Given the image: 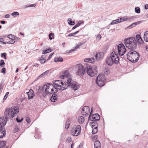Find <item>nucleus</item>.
<instances>
[{"instance_id": "b1692460", "label": "nucleus", "mask_w": 148, "mask_h": 148, "mask_svg": "<svg viewBox=\"0 0 148 148\" xmlns=\"http://www.w3.org/2000/svg\"><path fill=\"white\" fill-rule=\"evenodd\" d=\"M141 23V21H138L136 22L133 23L132 24H131L129 26L127 27H131V28H132L133 27H134L136 26V25H137L139 24L140 23Z\"/></svg>"}, {"instance_id": "393cba45", "label": "nucleus", "mask_w": 148, "mask_h": 148, "mask_svg": "<svg viewBox=\"0 0 148 148\" xmlns=\"http://www.w3.org/2000/svg\"><path fill=\"white\" fill-rule=\"evenodd\" d=\"M144 39L146 42H148V31L145 32L144 36Z\"/></svg>"}, {"instance_id": "f257e3e1", "label": "nucleus", "mask_w": 148, "mask_h": 148, "mask_svg": "<svg viewBox=\"0 0 148 148\" xmlns=\"http://www.w3.org/2000/svg\"><path fill=\"white\" fill-rule=\"evenodd\" d=\"M43 88L45 91L42 93V96L45 97L48 95H50L53 93H56L58 90L57 88L51 83H48L45 84L43 86Z\"/></svg>"}, {"instance_id": "37998d69", "label": "nucleus", "mask_w": 148, "mask_h": 148, "mask_svg": "<svg viewBox=\"0 0 148 148\" xmlns=\"http://www.w3.org/2000/svg\"><path fill=\"white\" fill-rule=\"evenodd\" d=\"M80 46V45H77V46L75 47L74 49H71V50L69 52L70 53L71 51H73L75 49H77L78 48H79Z\"/></svg>"}, {"instance_id": "cd10ccee", "label": "nucleus", "mask_w": 148, "mask_h": 148, "mask_svg": "<svg viewBox=\"0 0 148 148\" xmlns=\"http://www.w3.org/2000/svg\"><path fill=\"white\" fill-rule=\"evenodd\" d=\"M68 23L69 25H74L75 24V22L71 20V19L69 18L68 20Z\"/></svg>"}, {"instance_id": "7ed1b4c3", "label": "nucleus", "mask_w": 148, "mask_h": 148, "mask_svg": "<svg viewBox=\"0 0 148 148\" xmlns=\"http://www.w3.org/2000/svg\"><path fill=\"white\" fill-rule=\"evenodd\" d=\"M106 62L109 66H112L113 64H117L119 62L118 55L114 51L112 52L110 56L106 59Z\"/></svg>"}, {"instance_id": "c03bdc74", "label": "nucleus", "mask_w": 148, "mask_h": 148, "mask_svg": "<svg viewBox=\"0 0 148 148\" xmlns=\"http://www.w3.org/2000/svg\"><path fill=\"white\" fill-rule=\"evenodd\" d=\"M92 128H94L95 127H97V123L96 122H92Z\"/></svg>"}, {"instance_id": "4be33fe9", "label": "nucleus", "mask_w": 148, "mask_h": 148, "mask_svg": "<svg viewBox=\"0 0 148 148\" xmlns=\"http://www.w3.org/2000/svg\"><path fill=\"white\" fill-rule=\"evenodd\" d=\"M84 61L86 62H89L91 63H93L95 62V60L93 58H88L84 59Z\"/></svg>"}, {"instance_id": "f8f14e48", "label": "nucleus", "mask_w": 148, "mask_h": 148, "mask_svg": "<svg viewBox=\"0 0 148 148\" xmlns=\"http://www.w3.org/2000/svg\"><path fill=\"white\" fill-rule=\"evenodd\" d=\"M117 47L119 55L120 56L123 55L126 51L124 45L122 43L119 44Z\"/></svg>"}, {"instance_id": "a19ab883", "label": "nucleus", "mask_w": 148, "mask_h": 148, "mask_svg": "<svg viewBox=\"0 0 148 148\" xmlns=\"http://www.w3.org/2000/svg\"><path fill=\"white\" fill-rule=\"evenodd\" d=\"M104 72L105 74L106 75H107L109 74L110 73L109 70L107 69H106L104 70Z\"/></svg>"}, {"instance_id": "de8ad7c7", "label": "nucleus", "mask_w": 148, "mask_h": 148, "mask_svg": "<svg viewBox=\"0 0 148 148\" xmlns=\"http://www.w3.org/2000/svg\"><path fill=\"white\" fill-rule=\"evenodd\" d=\"M9 94V92H7L6 93L3 99L4 100H5L8 97Z\"/></svg>"}, {"instance_id": "58836bf2", "label": "nucleus", "mask_w": 148, "mask_h": 148, "mask_svg": "<svg viewBox=\"0 0 148 148\" xmlns=\"http://www.w3.org/2000/svg\"><path fill=\"white\" fill-rule=\"evenodd\" d=\"M81 24V23H79L78 22L77 24L75 25L73 27L72 29L73 30L75 29L78 27Z\"/></svg>"}, {"instance_id": "864d4df0", "label": "nucleus", "mask_w": 148, "mask_h": 148, "mask_svg": "<svg viewBox=\"0 0 148 148\" xmlns=\"http://www.w3.org/2000/svg\"><path fill=\"white\" fill-rule=\"evenodd\" d=\"M140 37H141V36L139 34H137L136 35L135 38V40H138V39H139V38H140Z\"/></svg>"}, {"instance_id": "4468645a", "label": "nucleus", "mask_w": 148, "mask_h": 148, "mask_svg": "<svg viewBox=\"0 0 148 148\" xmlns=\"http://www.w3.org/2000/svg\"><path fill=\"white\" fill-rule=\"evenodd\" d=\"M90 110L89 107L88 106H84L82 112L83 115H85L86 116H88L90 113Z\"/></svg>"}, {"instance_id": "8fccbe9b", "label": "nucleus", "mask_w": 148, "mask_h": 148, "mask_svg": "<svg viewBox=\"0 0 148 148\" xmlns=\"http://www.w3.org/2000/svg\"><path fill=\"white\" fill-rule=\"evenodd\" d=\"M4 55V57L5 59H6V54L5 53H1V57H3V55Z\"/></svg>"}, {"instance_id": "c85d7f7f", "label": "nucleus", "mask_w": 148, "mask_h": 148, "mask_svg": "<svg viewBox=\"0 0 148 148\" xmlns=\"http://www.w3.org/2000/svg\"><path fill=\"white\" fill-rule=\"evenodd\" d=\"M6 143L5 141H1L0 142V148H2L6 145Z\"/></svg>"}, {"instance_id": "c756f323", "label": "nucleus", "mask_w": 148, "mask_h": 148, "mask_svg": "<svg viewBox=\"0 0 148 148\" xmlns=\"http://www.w3.org/2000/svg\"><path fill=\"white\" fill-rule=\"evenodd\" d=\"M70 122V120L69 119L67 121L65 125V128L66 129H68L69 128V125L70 124L69 123Z\"/></svg>"}, {"instance_id": "2f4dec72", "label": "nucleus", "mask_w": 148, "mask_h": 148, "mask_svg": "<svg viewBox=\"0 0 148 148\" xmlns=\"http://www.w3.org/2000/svg\"><path fill=\"white\" fill-rule=\"evenodd\" d=\"M44 57V56H42L41 58H40V62L42 64H44L46 62L45 59L44 58H43Z\"/></svg>"}, {"instance_id": "423d86ee", "label": "nucleus", "mask_w": 148, "mask_h": 148, "mask_svg": "<svg viewBox=\"0 0 148 148\" xmlns=\"http://www.w3.org/2000/svg\"><path fill=\"white\" fill-rule=\"evenodd\" d=\"M139 54L135 51L131 50L127 55V59L130 61L136 62L138 61L139 58Z\"/></svg>"}, {"instance_id": "412c9836", "label": "nucleus", "mask_w": 148, "mask_h": 148, "mask_svg": "<svg viewBox=\"0 0 148 148\" xmlns=\"http://www.w3.org/2000/svg\"><path fill=\"white\" fill-rule=\"evenodd\" d=\"M79 86L78 85V84L77 83L74 82V83L73 84H72V85H71L70 87L72 88L73 90H75L78 89Z\"/></svg>"}, {"instance_id": "680f3d73", "label": "nucleus", "mask_w": 148, "mask_h": 148, "mask_svg": "<svg viewBox=\"0 0 148 148\" xmlns=\"http://www.w3.org/2000/svg\"><path fill=\"white\" fill-rule=\"evenodd\" d=\"M145 8L146 10L148 9V4H146L145 5Z\"/></svg>"}, {"instance_id": "a211bd4d", "label": "nucleus", "mask_w": 148, "mask_h": 148, "mask_svg": "<svg viewBox=\"0 0 148 148\" xmlns=\"http://www.w3.org/2000/svg\"><path fill=\"white\" fill-rule=\"evenodd\" d=\"M56 93H54V92L52 93V96L50 98L51 101L53 102H55L57 99V95Z\"/></svg>"}, {"instance_id": "5701e85b", "label": "nucleus", "mask_w": 148, "mask_h": 148, "mask_svg": "<svg viewBox=\"0 0 148 148\" xmlns=\"http://www.w3.org/2000/svg\"><path fill=\"white\" fill-rule=\"evenodd\" d=\"M95 148H100L101 144L100 142L98 140L96 141L94 144Z\"/></svg>"}, {"instance_id": "72a5a7b5", "label": "nucleus", "mask_w": 148, "mask_h": 148, "mask_svg": "<svg viewBox=\"0 0 148 148\" xmlns=\"http://www.w3.org/2000/svg\"><path fill=\"white\" fill-rule=\"evenodd\" d=\"M8 37L10 38V39H12V40L15 39V37L12 34H9L8 36Z\"/></svg>"}, {"instance_id": "9b49d317", "label": "nucleus", "mask_w": 148, "mask_h": 148, "mask_svg": "<svg viewBox=\"0 0 148 148\" xmlns=\"http://www.w3.org/2000/svg\"><path fill=\"white\" fill-rule=\"evenodd\" d=\"M78 69L77 72V74L81 77H82L86 72L85 70H86V66L84 67L81 64H78Z\"/></svg>"}, {"instance_id": "0e129e2a", "label": "nucleus", "mask_w": 148, "mask_h": 148, "mask_svg": "<svg viewBox=\"0 0 148 148\" xmlns=\"http://www.w3.org/2000/svg\"><path fill=\"white\" fill-rule=\"evenodd\" d=\"M119 19V23H121L123 21V19H122V18H120V19Z\"/></svg>"}, {"instance_id": "39448f33", "label": "nucleus", "mask_w": 148, "mask_h": 148, "mask_svg": "<svg viewBox=\"0 0 148 148\" xmlns=\"http://www.w3.org/2000/svg\"><path fill=\"white\" fill-rule=\"evenodd\" d=\"M61 78L65 79L66 80L64 81V84L66 85V89L69 87L71 86L74 83V82L71 77V76L68 74V71H66L64 72L63 75H61Z\"/></svg>"}, {"instance_id": "bf43d9fd", "label": "nucleus", "mask_w": 148, "mask_h": 148, "mask_svg": "<svg viewBox=\"0 0 148 148\" xmlns=\"http://www.w3.org/2000/svg\"><path fill=\"white\" fill-rule=\"evenodd\" d=\"M49 73V71L47 70L45 71V72L42 73L44 75H45L46 74H47Z\"/></svg>"}, {"instance_id": "49530a36", "label": "nucleus", "mask_w": 148, "mask_h": 148, "mask_svg": "<svg viewBox=\"0 0 148 148\" xmlns=\"http://www.w3.org/2000/svg\"><path fill=\"white\" fill-rule=\"evenodd\" d=\"M15 40H12L10 41H9L7 42V43L9 44H13L15 42Z\"/></svg>"}, {"instance_id": "338daca9", "label": "nucleus", "mask_w": 148, "mask_h": 148, "mask_svg": "<svg viewBox=\"0 0 148 148\" xmlns=\"http://www.w3.org/2000/svg\"><path fill=\"white\" fill-rule=\"evenodd\" d=\"M93 107H92L91 108V111L90 113V115H91L92 114V111L93 110Z\"/></svg>"}, {"instance_id": "473e14b6", "label": "nucleus", "mask_w": 148, "mask_h": 148, "mask_svg": "<svg viewBox=\"0 0 148 148\" xmlns=\"http://www.w3.org/2000/svg\"><path fill=\"white\" fill-rule=\"evenodd\" d=\"M119 19H117L113 21L110 23V25H114L117 23H119Z\"/></svg>"}, {"instance_id": "e2e57ef3", "label": "nucleus", "mask_w": 148, "mask_h": 148, "mask_svg": "<svg viewBox=\"0 0 148 148\" xmlns=\"http://www.w3.org/2000/svg\"><path fill=\"white\" fill-rule=\"evenodd\" d=\"M43 76H44V75H43V74L42 73V74H41V75H40L39 77H37V79H39V78H40L42 77Z\"/></svg>"}, {"instance_id": "0eeeda50", "label": "nucleus", "mask_w": 148, "mask_h": 148, "mask_svg": "<svg viewBox=\"0 0 148 148\" xmlns=\"http://www.w3.org/2000/svg\"><path fill=\"white\" fill-rule=\"evenodd\" d=\"M86 69L87 73L90 77H93L97 75V67L96 66H86Z\"/></svg>"}, {"instance_id": "774afa93", "label": "nucleus", "mask_w": 148, "mask_h": 148, "mask_svg": "<svg viewBox=\"0 0 148 148\" xmlns=\"http://www.w3.org/2000/svg\"><path fill=\"white\" fill-rule=\"evenodd\" d=\"M123 21H127V20H128V18H122Z\"/></svg>"}, {"instance_id": "aec40b11", "label": "nucleus", "mask_w": 148, "mask_h": 148, "mask_svg": "<svg viewBox=\"0 0 148 148\" xmlns=\"http://www.w3.org/2000/svg\"><path fill=\"white\" fill-rule=\"evenodd\" d=\"M5 128L1 129L0 128V138H3L5 135Z\"/></svg>"}, {"instance_id": "6e6d98bb", "label": "nucleus", "mask_w": 148, "mask_h": 148, "mask_svg": "<svg viewBox=\"0 0 148 148\" xmlns=\"http://www.w3.org/2000/svg\"><path fill=\"white\" fill-rule=\"evenodd\" d=\"M6 69L4 67H3L1 70V72L2 73H5V72Z\"/></svg>"}, {"instance_id": "ddd939ff", "label": "nucleus", "mask_w": 148, "mask_h": 148, "mask_svg": "<svg viewBox=\"0 0 148 148\" xmlns=\"http://www.w3.org/2000/svg\"><path fill=\"white\" fill-rule=\"evenodd\" d=\"M100 119V116L98 114H92V116H91V115H89L88 117L89 120L93 121H98Z\"/></svg>"}, {"instance_id": "f3484780", "label": "nucleus", "mask_w": 148, "mask_h": 148, "mask_svg": "<svg viewBox=\"0 0 148 148\" xmlns=\"http://www.w3.org/2000/svg\"><path fill=\"white\" fill-rule=\"evenodd\" d=\"M104 56V54L102 52H99L97 53L95 56L96 60L98 61L101 59Z\"/></svg>"}, {"instance_id": "79ce46f5", "label": "nucleus", "mask_w": 148, "mask_h": 148, "mask_svg": "<svg viewBox=\"0 0 148 148\" xmlns=\"http://www.w3.org/2000/svg\"><path fill=\"white\" fill-rule=\"evenodd\" d=\"M137 43L138 42V43L139 44H141L143 42V41L141 37L140 38H139V39H138V40H136Z\"/></svg>"}, {"instance_id": "7c9ffc66", "label": "nucleus", "mask_w": 148, "mask_h": 148, "mask_svg": "<svg viewBox=\"0 0 148 148\" xmlns=\"http://www.w3.org/2000/svg\"><path fill=\"white\" fill-rule=\"evenodd\" d=\"M51 51V49L50 48H49L48 49H47L46 50H44L42 52V54H45L47 53L50 52Z\"/></svg>"}, {"instance_id": "e433bc0d", "label": "nucleus", "mask_w": 148, "mask_h": 148, "mask_svg": "<svg viewBox=\"0 0 148 148\" xmlns=\"http://www.w3.org/2000/svg\"><path fill=\"white\" fill-rule=\"evenodd\" d=\"M5 63L4 61L3 60H1L0 61V66L1 67L4 66Z\"/></svg>"}, {"instance_id": "dca6fc26", "label": "nucleus", "mask_w": 148, "mask_h": 148, "mask_svg": "<svg viewBox=\"0 0 148 148\" xmlns=\"http://www.w3.org/2000/svg\"><path fill=\"white\" fill-rule=\"evenodd\" d=\"M26 93L28 96V99H32L34 96V91L32 89L29 90L28 92Z\"/></svg>"}, {"instance_id": "4c0bfd02", "label": "nucleus", "mask_w": 148, "mask_h": 148, "mask_svg": "<svg viewBox=\"0 0 148 148\" xmlns=\"http://www.w3.org/2000/svg\"><path fill=\"white\" fill-rule=\"evenodd\" d=\"M135 12L136 13L139 14L140 12V9L139 7H136L135 8Z\"/></svg>"}, {"instance_id": "13d9d810", "label": "nucleus", "mask_w": 148, "mask_h": 148, "mask_svg": "<svg viewBox=\"0 0 148 148\" xmlns=\"http://www.w3.org/2000/svg\"><path fill=\"white\" fill-rule=\"evenodd\" d=\"M26 121L27 123H29L30 121V119L29 117H27L26 119Z\"/></svg>"}, {"instance_id": "f704fd0d", "label": "nucleus", "mask_w": 148, "mask_h": 148, "mask_svg": "<svg viewBox=\"0 0 148 148\" xmlns=\"http://www.w3.org/2000/svg\"><path fill=\"white\" fill-rule=\"evenodd\" d=\"M92 134H95L98 131L97 128V127H95L94 128H92Z\"/></svg>"}, {"instance_id": "09e8293b", "label": "nucleus", "mask_w": 148, "mask_h": 148, "mask_svg": "<svg viewBox=\"0 0 148 148\" xmlns=\"http://www.w3.org/2000/svg\"><path fill=\"white\" fill-rule=\"evenodd\" d=\"M72 140L71 138L68 137L66 138V141L68 143H69L71 142Z\"/></svg>"}, {"instance_id": "5fc2aeb1", "label": "nucleus", "mask_w": 148, "mask_h": 148, "mask_svg": "<svg viewBox=\"0 0 148 148\" xmlns=\"http://www.w3.org/2000/svg\"><path fill=\"white\" fill-rule=\"evenodd\" d=\"M36 3H34V4H32L31 5H29L27 6V7H34L36 6Z\"/></svg>"}, {"instance_id": "9d476101", "label": "nucleus", "mask_w": 148, "mask_h": 148, "mask_svg": "<svg viewBox=\"0 0 148 148\" xmlns=\"http://www.w3.org/2000/svg\"><path fill=\"white\" fill-rule=\"evenodd\" d=\"M54 85L58 87L57 88L58 89L63 90L66 89V85L64 84V83L62 81L60 80H57L55 81L53 83Z\"/></svg>"}, {"instance_id": "69168bd1", "label": "nucleus", "mask_w": 148, "mask_h": 148, "mask_svg": "<svg viewBox=\"0 0 148 148\" xmlns=\"http://www.w3.org/2000/svg\"><path fill=\"white\" fill-rule=\"evenodd\" d=\"M10 17V15L8 14H6L5 16V18H9Z\"/></svg>"}, {"instance_id": "c9c22d12", "label": "nucleus", "mask_w": 148, "mask_h": 148, "mask_svg": "<svg viewBox=\"0 0 148 148\" xmlns=\"http://www.w3.org/2000/svg\"><path fill=\"white\" fill-rule=\"evenodd\" d=\"M19 15V13L17 12H14L11 14L12 16H13L14 17H16L17 16Z\"/></svg>"}, {"instance_id": "6ab92c4d", "label": "nucleus", "mask_w": 148, "mask_h": 148, "mask_svg": "<svg viewBox=\"0 0 148 148\" xmlns=\"http://www.w3.org/2000/svg\"><path fill=\"white\" fill-rule=\"evenodd\" d=\"M35 88H36L37 90V92L38 94H39L41 93L44 91L45 89H44L43 88V87L41 88L40 86H36L35 87Z\"/></svg>"}, {"instance_id": "1a4fd4ad", "label": "nucleus", "mask_w": 148, "mask_h": 148, "mask_svg": "<svg viewBox=\"0 0 148 148\" xmlns=\"http://www.w3.org/2000/svg\"><path fill=\"white\" fill-rule=\"evenodd\" d=\"M81 130V127L80 125H75L71 130V134L74 136H77L80 134Z\"/></svg>"}, {"instance_id": "20e7f679", "label": "nucleus", "mask_w": 148, "mask_h": 148, "mask_svg": "<svg viewBox=\"0 0 148 148\" xmlns=\"http://www.w3.org/2000/svg\"><path fill=\"white\" fill-rule=\"evenodd\" d=\"M126 47L131 49H135L137 47V41L134 37L125 39L124 40Z\"/></svg>"}, {"instance_id": "f03ea898", "label": "nucleus", "mask_w": 148, "mask_h": 148, "mask_svg": "<svg viewBox=\"0 0 148 148\" xmlns=\"http://www.w3.org/2000/svg\"><path fill=\"white\" fill-rule=\"evenodd\" d=\"M19 111V108L17 107H14L13 108H7L5 109L4 114L5 118L10 119L13 118L15 115L18 113Z\"/></svg>"}, {"instance_id": "2eb2a0df", "label": "nucleus", "mask_w": 148, "mask_h": 148, "mask_svg": "<svg viewBox=\"0 0 148 148\" xmlns=\"http://www.w3.org/2000/svg\"><path fill=\"white\" fill-rule=\"evenodd\" d=\"M7 121V118L0 117V128H1V129H2L5 128L4 126L6 125Z\"/></svg>"}, {"instance_id": "a878e982", "label": "nucleus", "mask_w": 148, "mask_h": 148, "mask_svg": "<svg viewBox=\"0 0 148 148\" xmlns=\"http://www.w3.org/2000/svg\"><path fill=\"white\" fill-rule=\"evenodd\" d=\"M84 117L81 116L79 117L77 119L78 122L80 124L82 123V122H84Z\"/></svg>"}, {"instance_id": "3c124183", "label": "nucleus", "mask_w": 148, "mask_h": 148, "mask_svg": "<svg viewBox=\"0 0 148 148\" xmlns=\"http://www.w3.org/2000/svg\"><path fill=\"white\" fill-rule=\"evenodd\" d=\"M101 38V36L100 34L97 35L96 37V39L98 40H100Z\"/></svg>"}, {"instance_id": "603ef678", "label": "nucleus", "mask_w": 148, "mask_h": 148, "mask_svg": "<svg viewBox=\"0 0 148 148\" xmlns=\"http://www.w3.org/2000/svg\"><path fill=\"white\" fill-rule=\"evenodd\" d=\"M23 120V118H22L21 119L19 120L18 119V118H17L16 119V120L18 123H20Z\"/></svg>"}, {"instance_id": "6e6552de", "label": "nucleus", "mask_w": 148, "mask_h": 148, "mask_svg": "<svg viewBox=\"0 0 148 148\" xmlns=\"http://www.w3.org/2000/svg\"><path fill=\"white\" fill-rule=\"evenodd\" d=\"M105 81V76L100 74L97 77L96 82L98 86H102L104 85Z\"/></svg>"}, {"instance_id": "ea45409f", "label": "nucleus", "mask_w": 148, "mask_h": 148, "mask_svg": "<svg viewBox=\"0 0 148 148\" xmlns=\"http://www.w3.org/2000/svg\"><path fill=\"white\" fill-rule=\"evenodd\" d=\"M54 36V34L53 33H50L49 35V39L51 40H52Z\"/></svg>"}, {"instance_id": "052dcab7", "label": "nucleus", "mask_w": 148, "mask_h": 148, "mask_svg": "<svg viewBox=\"0 0 148 148\" xmlns=\"http://www.w3.org/2000/svg\"><path fill=\"white\" fill-rule=\"evenodd\" d=\"M74 36V34H73V33H71V34H69L68 35V37H70L71 36Z\"/></svg>"}, {"instance_id": "a18cd8bd", "label": "nucleus", "mask_w": 148, "mask_h": 148, "mask_svg": "<svg viewBox=\"0 0 148 148\" xmlns=\"http://www.w3.org/2000/svg\"><path fill=\"white\" fill-rule=\"evenodd\" d=\"M135 16H133L131 17H130L128 18V20L130 21H131L136 18Z\"/></svg>"}, {"instance_id": "4d7b16f0", "label": "nucleus", "mask_w": 148, "mask_h": 148, "mask_svg": "<svg viewBox=\"0 0 148 148\" xmlns=\"http://www.w3.org/2000/svg\"><path fill=\"white\" fill-rule=\"evenodd\" d=\"M54 53H52L51 54H50L49 56L48 60L50 59L52 57L53 55V54Z\"/></svg>"}, {"instance_id": "bb28decb", "label": "nucleus", "mask_w": 148, "mask_h": 148, "mask_svg": "<svg viewBox=\"0 0 148 148\" xmlns=\"http://www.w3.org/2000/svg\"><path fill=\"white\" fill-rule=\"evenodd\" d=\"M63 60L62 57H59V58H55L54 59V61L56 62H62L63 61Z\"/></svg>"}]
</instances>
